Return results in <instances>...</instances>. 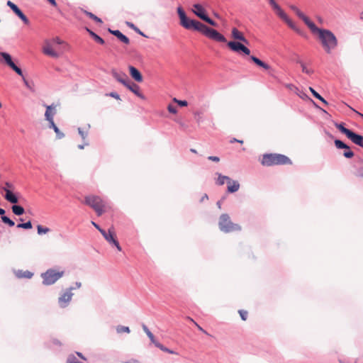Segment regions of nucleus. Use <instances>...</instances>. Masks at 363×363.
Instances as JSON below:
<instances>
[{
  "label": "nucleus",
  "instance_id": "obj_1",
  "mask_svg": "<svg viewBox=\"0 0 363 363\" xmlns=\"http://www.w3.org/2000/svg\"><path fill=\"white\" fill-rule=\"evenodd\" d=\"M180 24L186 29L194 30L201 33L208 38L216 42L226 43L225 37L217 30L207 26L196 20L189 19L187 16L180 21Z\"/></svg>",
  "mask_w": 363,
  "mask_h": 363
},
{
  "label": "nucleus",
  "instance_id": "obj_2",
  "mask_svg": "<svg viewBox=\"0 0 363 363\" xmlns=\"http://www.w3.org/2000/svg\"><path fill=\"white\" fill-rule=\"evenodd\" d=\"M318 38L321 45L328 54L331 53V51L336 48L338 42L334 33L328 29H324L318 35Z\"/></svg>",
  "mask_w": 363,
  "mask_h": 363
},
{
  "label": "nucleus",
  "instance_id": "obj_3",
  "mask_svg": "<svg viewBox=\"0 0 363 363\" xmlns=\"http://www.w3.org/2000/svg\"><path fill=\"white\" fill-rule=\"evenodd\" d=\"M291 160L287 156L276 153L264 154L261 161V164L267 167L287 164H291Z\"/></svg>",
  "mask_w": 363,
  "mask_h": 363
},
{
  "label": "nucleus",
  "instance_id": "obj_4",
  "mask_svg": "<svg viewBox=\"0 0 363 363\" xmlns=\"http://www.w3.org/2000/svg\"><path fill=\"white\" fill-rule=\"evenodd\" d=\"M219 228L222 232L230 233L233 231H239L241 227L231 221L228 214L223 213L220 215L218 221Z\"/></svg>",
  "mask_w": 363,
  "mask_h": 363
},
{
  "label": "nucleus",
  "instance_id": "obj_5",
  "mask_svg": "<svg viewBox=\"0 0 363 363\" xmlns=\"http://www.w3.org/2000/svg\"><path fill=\"white\" fill-rule=\"evenodd\" d=\"M84 203L92 208L99 216H101L104 212V203L99 196H87L84 198Z\"/></svg>",
  "mask_w": 363,
  "mask_h": 363
},
{
  "label": "nucleus",
  "instance_id": "obj_6",
  "mask_svg": "<svg viewBox=\"0 0 363 363\" xmlns=\"http://www.w3.org/2000/svg\"><path fill=\"white\" fill-rule=\"evenodd\" d=\"M64 275L63 271H57L54 269H48L45 272L41 274L43 279V284L50 286L55 284Z\"/></svg>",
  "mask_w": 363,
  "mask_h": 363
},
{
  "label": "nucleus",
  "instance_id": "obj_7",
  "mask_svg": "<svg viewBox=\"0 0 363 363\" xmlns=\"http://www.w3.org/2000/svg\"><path fill=\"white\" fill-rule=\"evenodd\" d=\"M0 55L2 57L4 62L9 67H11L17 74H18L19 76L22 77H23V79L24 81V83L26 84V86H27L28 87L29 86H28V82L26 81V79L24 78L23 77V71L22 69L18 67L12 60V58H11V56L8 53V52H0Z\"/></svg>",
  "mask_w": 363,
  "mask_h": 363
},
{
  "label": "nucleus",
  "instance_id": "obj_8",
  "mask_svg": "<svg viewBox=\"0 0 363 363\" xmlns=\"http://www.w3.org/2000/svg\"><path fill=\"white\" fill-rule=\"evenodd\" d=\"M227 46L230 50L239 55H250V50L241 42L235 40L229 41L227 43Z\"/></svg>",
  "mask_w": 363,
  "mask_h": 363
},
{
  "label": "nucleus",
  "instance_id": "obj_9",
  "mask_svg": "<svg viewBox=\"0 0 363 363\" xmlns=\"http://www.w3.org/2000/svg\"><path fill=\"white\" fill-rule=\"evenodd\" d=\"M6 5L13 11V12L26 25L30 24V21L23 11L11 1H8Z\"/></svg>",
  "mask_w": 363,
  "mask_h": 363
},
{
  "label": "nucleus",
  "instance_id": "obj_10",
  "mask_svg": "<svg viewBox=\"0 0 363 363\" xmlns=\"http://www.w3.org/2000/svg\"><path fill=\"white\" fill-rule=\"evenodd\" d=\"M73 289V286H70L59 297L58 303L61 308H65L71 301L73 296V294L72 293Z\"/></svg>",
  "mask_w": 363,
  "mask_h": 363
},
{
  "label": "nucleus",
  "instance_id": "obj_11",
  "mask_svg": "<svg viewBox=\"0 0 363 363\" xmlns=\"http://www.w3.org/2000/svg\"><path fill=\"white\" fill-rule=\"evenodd\" d=\"M111 74L116 81L124 86L130 81L128 75L123 72H118L116 69H112Z\"/></svg>",
  "mask_w": 363,
  "mask_h": 363
},
{
  "label": "nucleus",
  "instance_id": "obj_12",
  "mask_svg": "<svg viewBox=\"0 0 363 363\" xmlns=\"http://www.w3.org/2000/svg\"><path fill=\"white\" fill-rule=\"evenodd\" d=\"M46 121L49 122V128L54 130L58 139H62L65 137V134L60 130L58 127L55 125L54 119H52L51 116H50L48 112L46 114Z\"/></svg>",
  "mask_w": 363,
  "mask_h": 363
},
{
  "label": "nucleus",
  "instance_id": "obj_13",
  "mask_svg": "<svg viewBox=\"0 0 363 363\" xmlns=\"http://www.w3.org/2000/svg\"><path fill=\"white\" fill-rule=\"evenodd\" d=\"M231 35L232 37L237 40H240V42L245 43V44H249V41L244 36L243 33L240 32L238 28H233L231 30Z\"/></svg>",
  "mask_w": 363,
  "mask_h": 363
},
{
  "label": "nucleus",
  "instance_id": "obj_14",
  "mask_svg": "<svg viewBox=\"0 0 363 363\" xmlns=\"http://www.w3.org/2000/svg\"><path fill=\"white\" fill-rule=\"evenodd\" d=\"M130 91H131L133 94H135L137 96L145 99L144 95L140 91V86L131 82L130 80L125 85Z\"/></svg>",
  "mask_w": 363,
  "mask_h": 363
},
{
  "label": "nucleus",
  "instance_id": "obj_15",
  "mask_svg": "<svg viewBox=\"0 0 363 363\" xmlns=\"http://www.w3.org/2000/svg\"><path fill=\"white\" fill-rule=\"evenodd\" d=\"M128 69H129L130 75L135 82H143V76H142L141 73L140 72V71L137 68H135V67H133L132 65H129Z\"/></svg>",
  "mask_w": 363,
  "mask_h": 363
},
{
  "label": "nucleus",
  "instance_id": "obj_16",
  "mask_svg": "<svg viewBox=\"0 0 363 363\" xmlns=\"http://www.w3.org/2000/svg\"><path fill=\"white\" fill-rule=\"evenodd\" d=\"M2 189L5 191V199L10 202L11 203H17L18 202V199L17 196L13 193L10 189L7 188H2Z\"/></svg>",
  "mask_w": 363,
  "mask_h": 363
},
{
  "label": "nucleus",
  "instance_id": "obj_17",
  "mask_svg": "<svg viewBox=\"0 0 363 363\" xmlns=\"http://www.w3.org/2000/svg\"><path fill=\"white\" fill-rule=\"evenodd\" d=\"M108 32L116 36L122 43L128 45L130 43L129 38L123 34L119 30H111L108 29Z\"/></svg>",
  "mask_w": 363,
  "mask_h": 363
},
{
  "label": "nucleus",
  "instance_id": "obj_18",
  "mask_svg": "<svg viewBox=\"0 0 363 363\" xmlns=\"http://www.w3.org/2000/svg\"><path fill=\"white\" fill-rule=\"evenodd\" d=\"M347 138H349L353 143L357 145H362V142L363 141V136L359 135L352 130H351L349 134L347 135Z\"/></svg>",
  "mask_w": 363,
  "mask_h": 363
},
{
  "label": "nucleus",
  "instance_id": "obj_19",
  "mask_svg": "<svg viewBox=\"0 0 363 363\" xmlns=\"http://www.w3.org/2000/svg\"><path fill=\"white\" fill-rule=\"evenodd\" d=\"M269 1L273 9L276 11L277 16L281 19L286 18V13L281 9L280 6L274 0H269Z\"/></svg>",
  "mask_w": 363,
  "mask_h": 363
},
{
  "label": "nucleus",
  "instance_id": "obj_20",
  "mask_svg": "<svg viewBox=\"0 0 363 363\" xmlns=\"http://www.w3.org/2000/svg\"><path fill=\"white\" fill-rule=\"evenodd\" d=\"M194 13L199 17L200 18L201 20H204L206 18V17L208 16L206 13V11L204 9V8L199 4H196L194 5Z\"/></svg>",
  "mask_w": 363,
  "mask_h": 363
},
{
  "label": "nucleus",
  "instance_id": "obj_21",
  "mask_svg": "<svg viewBox=\"0 0 363 363\" xmlns=\"http://www.w3.org/2000/svg\"><path fill=\"white\" fill-rule=\"evenodd\" d=\"M250 60L257 66L260 67H262L263 69L267 70V69H270V66L265 63L264 62L262 61L261 60H259L258 57L254 56V55H251L250 56Z\"/></svg>",
  "mask_w": 363,
  "mask_h": 363
},
{
  "label": "nucleus",
  "instance_id": "obj_22",
  "mask_svg": "<svg viewBox=\"0 0 363 363\" xmlns=\"http://www.w3.org/2000/svg\"><path fill=\"white\" fill-rule=\"evenodd\" d=\"M282 20L297 33L303 35L301 30L295 25V23L288 17L287 15L286 16V18H284Z\"/></svg>",
  "mask_w": 363,
  "mask_h": 363
},
{
  "label": "nucleus",
  "instance_id": "obj_23",
  "mask_svg": "<svg viewBox=\"0 0 363 363\" xmlns=\"http://www.w3.org/2000/svg\"><path fill=\"white\" fill-rule=\"evenodd\" d=\"M142 328H143V330H144V332L146 333V335L149 337V339L151 341V342L152 344H154L155 346L156 347V344L159 343V342L155 340L154 335L151 333V331L146 326V325L143 324L142 325Z\"/></svg>",
  "mask_w": 363,
  "mask_h": 363
},
{
  "label": "nucleus",
  "instance_id": "obj_24",
  "mask_svg": "<svg viewBox=\"0 0 363 363\" xmlns=\"http://www.w3.org/2000/svg\"><path fill=\"white\" fill-rule=\"evenodd\" d=\"M46 107V111L45 113V118H46L47 112L49 113V116H51L52 119H53L54 116L56 114V105L55 104H52L51 105H45Z\"/></svg>",
  "mask_w": 363,
  "mask_h": 363
},
{
  "label": "nucleus",
  "instance_id": "obj_25",
  "mask_svg": "<svg viewBox=\"0 0 363 363\" xmlns=\"http://www.w3.org/2000/svg\"><path fill=\"white\" fill-rule=\"evenodd\" d=\"M86 31L89 33V34L92 37V38L98 43L101 45H104L105 43L104 40L100 37L99 35H97L96 33L92 31L88 28H86Z\"/></svg>",
  "mask_w": 363,
  "mask_h": 363
},
{
  "label": "nucleus",
  "instance_id": "obj_26",
  "mask_svg": "<svg viewBox=\"0 0 363 363\" xmlns=\"http://www.w3.org/2000/svg\"><path fill=\"white\" fill-rule=\"evenodd\" d=\"M240 188V184L238 181H233L228 185V191L229 193H235L238 191Z\"/></svg>",
  "mask_w": 363,
  "mask_h": 363
},
{
  "label": "nucleus",
  "instance_id": "obj_27",
  "mask_svg": "<svg viewBox=\"0 0 363 363\" xmlns=\"http://www.w3.org/2000/svg\"><path fill=\"white\" fill-rule=\"evenodd\" d=\"M43 52L52 57L57 58L59 57V54L53 50L49 45L43 48Z\"/></svg>",
  "mask_w": 363,
  "mask_h": 363
},
{
  "label": "nucleus",
  "instance_id": "obj_28",
  "mask_svg": "<svg viewBox=\"0 0 363 363\" xmlns=\"http://www.w3.org/2000/svg\"><path fill=\"white\" fill-rule=\"evenodd\" d=\"M218 177L216 181V184L218 185H223L225 182H228V184H230L232 179L228 176H223L221 174H218Z\"/></svg>",
  "mask_w": 363,
  "mask_h": 363
},
{
  "label": "nucleus",
  "instance_id": "obj_29",
  "mask_svg": "<svg viewBox=\"0 0 363 363\" xmlns=\"http://www.w3.org/2000/svg\"><path fill=\"white\" fill-rule=\"evenodd\" d=\"M16 275L18 278L30 279L33 276V273L28 270H26V271L18 270V272L16 273Z\"/></svg>",
  "mask_w": 363,
  "mask_h": 363
},
{
  "label": "nucleus",
  "instance_id": "obj_30",
  "mask_svg": "<svg viewBox=\"0 0 363 363\" xmlns=\"http://www.w3.org/2000/svg\"><path fill=\"white\" fill-rule=\"evenodd\" d=\"M11 209L16 216H21L25 213L23 207L20 205H13Z\"/></svg>",
  "mask_w": 363,
  "mask_h": 363
},
{
  "label": "nucleus",
  "instance_id": "obj_31",
  "mask_svg": "<svg viewBox=\"0 0 363 363\" xmlns=\"http://www.w3.org/2000/svg\"><path fill=\"white\" fill-rule=\"evenodd\" d=\"M156 347L157 348H159L160 350H161L163 352H167L169 354H178V353L172 350H170L169 348H167V347L164 346L162 344H161L160 342L156 344Z\"/></svg>",
  "mask_w": 363,
  "mask_h": 363
},
{
  "label": "nucleus",
  "instance_id": "obj_32",
  "mask_svg": "<svg viewBox=\"0 0 363 363\" xmlns=\"http://www.w3.org/2000/svg\"><path fill=\"white\" fill-rule=\"evenodd\" d=\"M335 127L346 136L349 134L351 130L345 127L344 123H335Z\"/></svg>",
  "mask_w": 363,
  "mask_h": 363
},
{
  "label": "nucleus",
  "instance_id": "obj_33",
  "mask_svg": "<svg viewBox=\"0 0 363 363\" xmlns=\"http://www.w3.org/2000/svg\"><path fill=\"white\" fill-rule=\"evenodd\" d=\"M83 12L89 17L91 19L94 20V21H96V23H102L103 21L102 20L99 18L98 16H96V15H94V13H92L91 12H89V11H85V10H83Z\"/></svg>",
  "mask_w": 363,
  "mask_h": 363
},
{
  "label": "nucleus",
  "instance_id": "obj_34",
  "mask_svg": "<svg viewBox=\"0 0 363 363\" xmlns=\"http://www.w3.org/2000/svg\"><path fill=\"white\" fill-rule=\"evenodd\" d=\"M308 27L311 29V30L313 33H318V35L322 32V30H324V28H318L316 26V25L313 21L311 23H309Z\"/></svg>",
  "mask_w": 363,
  "mask_h": 363
},
{
  "label": "nucleus",
  "instance_id": "obj_35",
  "mask_svg": "<svg viewBox=\"0 0 363 363\" xmlns=\"http://www.w3.org/2000/svg\"><path fill=\"white\" fill-rule=\"evenodd\" d=\"M296 63H298V64H299L301 65V67L302 68V72L303 73H306V74H307L308 75H311V74H312L313 73V70L311 69H308L306 67V65H305V64H304V62L303 61H296Z\"/></svg>",
  "mask_w": 363,
  "mask_h": 363
},
{
  "label": "nucleus",
  "instance_id": "obj_36",
  "mask_svg": "<svg viewBox=\"0 0 363 363\" xmlns=\"http://www.w3.org/2000/svg\"><path fill=\"white\" fill-rule=\"evenodd\" d=\"M334 143L337 149H349V146L340 140L336 139Z\"/></svg>",
  "mask_w": 363,
  "mask_h": 363
},
{
  "label": "nucleus",
  "instance_id": "obj_37",
  "mask_svg": "<svg viewBox=\"0 0 363 363\" xmlns=\"http://www.w3.org/2000/svg\"><path fill=\"white\" fill-rule=\"evenodd\" d=\"M309 89L315 98L319 99L325 104H328V102L324 99V98H323L315 89L312 87H310Z\"/></svg>",
  "mask_w": 363,
  "mask_h": 363
},
{
  "label": "nucleus",
  "instance_id": "obj_38",
  "mask_svg": "<svg viewBox=\"0 0 363 363\" xmlns=\"http://www.w3.org/2000/svg\"><path fill=\"white\" fill-rule=\"evenodd\" d=\"M1 220L4 223L7 224L10 227H13L15 225V223L13 220H12L11 218H9L8 216L4 215L1 217Z\"/></svg>",
  "mask_w": 363,
  "mask_h": 363
},
{
  "label": "nucleus",
  "instance_id": "obj_39",
  "mask_svg": "<svg viewBox=\"0 0 363 363\" xmlns=\"http://www.w3.org/2000/svg\"><path fill=\"white\" fill-rule=\"evenodd\" d=\"M99 232L102 234V235L104 236V238L106 239V240L107 242L110 241V236L109 235H113V233L111 232V230H108V231L106 232L104 229H99Z\"/></svg>",
  "mask_w": 363,
  "mask_h": 363
},
{
  "label": "nucleus",
  "instance_id": "obj_40",
  "mask_svg": "<svg viewBox=\"0 0 363 363\" xmlns=\"http://www.w3.org/2000/svg\"><path fill=\"white\" fill-rule=\"evenodd\" d=\"M110 236V241L108 242L110 244H113L115 245L118 251H121V247L118 242V241L114 238L113 235Z\"/></svg>",
  "mask_w": 363,
  "mask_h": 363
},
{
  "label": "nucleus",
  "instance_id": "obj_41",
  "mask_svg": "<svg viewBox=\"0 0 363 363\" xmlns=\"http://www.w3.org/2000/svg\"><path fill=\"white\" fill-rule=\"evenodd\" d=\"M110 236V241L108 242L110 244H113L115 245L118 251H121V247L118 242V241L114 238L113 235Z\"/></svg>",
  "mask_w": 363,
  "mask_h": 363
},
{
  "label": "nucleus",
  "instance_id": "obj_42",
  "mask_svg": "<svg viewBox=\"0 0 363 363\" xmlns=\"http://www.w3.org/2000/svg\"><path fill=\"white\" fill-rule=\"evenodd\" d=\"M126 25L133 29L135 31H136L138 34H140L142 36L147 37L138 28H137L133 23L131 22H126Z\"/></svg>",
  "mask_w": 363,
  "mask_h": 363
},
{
  "label": "nucleus",
  "instance_id": "obj_43",
  "mask_svg": "<svg viewBox=\"0 0 363 363\" xmlns=\"http://www.w3.org/2000/svg\"><path fill=\"white\" fill-rule=\"evenodd\" d=\"M37 230H38V235H43V234H45V233H48L50 230V228H48L47 227H43L41 225H38Z\"/></svg>",
  "mask_w": 363,
  "mask_h": 363
},
{
  "label": "nucleus",
  "instance_id": "obj_44",
  "mask_svg": "<svg viewBox=\"0 0 363 363\" xmlns=\"http://www.w3.org/2000/svg\"><path fill=\"white\" fill-rule=\"evenodd\" d=\"M116 332L118 333H129L130 332L129 327L123 326V325H118L116 327Z\"/></svg>",
  "mask_w": 363,
  "mask_h": 363
},
{
  "label": "nucleus",
  "instance_id": "obj_45",
  "mask_svg": "<svg viewBox=\"0 0 363 363\" xmlns=\"http://www.w3.org/2000/svg\"><path fill=\"white\" fill-rule=\"evenodd\" d=\"M16 227L18 228H23V229H31L32 223L30 220L26 223H18Z\"/></svg>",
  "mask_w": 363,
  "mask_h": 363
},
{
  "label": "nucleus",
  "instance_id": "obj_46",
  "mask_svg": "<svg viewBox=\"0 0 363 363\" xmlns=\"http://www.w3.org/2000/svg\"><path fill=\"white\" fill-rule=\"evenodd\" d=\"M290 9L296 13V14L298 16V18H301L304 13L295 5H291Z\"/></svg>",
  "mask_w": 363,
  "mask_h": 363
},
{
  "label": "nucleus",
  "instance_id": "obj_47",
  "mask_svg": "<svg viewBox=\"0 0 363 363\" xmlns=\"http://www.w3.org/2000/svg\"><path fill=\"white\" fill-rule=\"evenodd\" d=\"M177 13L180 18V21L186 18V13L184 11V10L182 9V7H181V6H179L177 8Z\"/></svg>",
  "mask_w": 363,
  "mask_h": 363
},
{
  "label": "nucleus",
  "instance_id": "obj_48",
  "mask_svg": "<svg viewBox=\"0 0 363 363\" xmlns=\"http://www.w3.org/2000/svg\"><path fill=\"white\" fill-rule=\"evenodd\" d=\"M345 150H346L343 153L344 157L346 158H352L354 155V152L350 150V147L349 149Z\"/></svg>",
  "mask_w": 363,
  "mask_h": 363
},
{
  "label": "nucleus",
  "instance_id": "obj_49",
  "mask_svg": "<svg viewBox=\"0 0 363 363\" xmlns=\"http://www.w3.org/2000/svg\"><path fill=\"white\" fill-rule=\"evenodd\" d=\"M173 101L180 106H186L188 105V102L186 100H179L174 98Z\"/></svg>",
  "mask_w": 363,
  "mask_h": 363
},
{
  "label": "nucleus",
  "instance_id": "obj_50",
  "mask_svg": "<svg viewBox=\"0 0 363 363\" xmlns=\"http://www.w3.org/2000/svg\"><path fill=\"white\" fill-rule=\"evenodd\" d=\"M203 21L207 23L210 24L211 26H217V23L213 19H211L208 16H207Z\"/></svg>",
  "mask_w": 363,
  "mask_h": 363
},
{
  "label": "nucleus",
  "instance_id": "obj_51",
  "mask_svg": "<svg viewBox=\"0 0 363 363\" xmlns=\"http://www.w3.org/2000/svg\"><path fill=\"white\" fill-rule=\"evenodd\" d=\"M239 313L242 320H246L247 318V312L244 310H240Z\"/></svg>",
  "mask_w": 363,
  "mask_h": 363
},
{
  "label": "nucleus",
  "instance_id": "obj_52",
  "mask_svg": "<svg viewBox=\"0 0 363 363\" xmlns=\"http://www.w3.org/2000/svg\"><path fill=\"white\" fill-rule=\"evenodd\" d=\"M106 95L109 96H111L112 98H114V99H116L117 100H121L120 95L117 92H116V91H112V92H111L109 94H107Z\"/></svg>",
  "mask_w": 363,
  "mask_h": 363
},
{
  "label": "nucleus",
  "instance_id": "obj_53",
  "mask_svg": "<svg viewBox=\"0 0 363 363\" xmlns=\"http://www.w3.org/2000/svg\"><path fill=\"white\" fill-rule=\"evenodd\" d=\"M167 109H168L169 112L172 113H177V108L172 104H169L168 106Z\"/></svg>",
  "mask_w": 363,
  "mask_h": 363
},
{
  "label": "nucleus",
  "instance_id": "obj_54",
  "mask_svg": "<svg viewBox=\"0 0 363 363\" xmlns=\"http://www.w3.org/2000/svg\"><path fill=\"white\" fill-rule=\"evenodd\" d=\"M301 19L306 23L307 26H308L309 23L312 21L307 17L305 14L301 18Z\"/></svg>",
  "mask_w": 363,
  "mask_h": 363
},
{
  "label": "nucleus",
  "instance_id": "obj_55",
  "mask_svg": "<svg viewBox=\"0 0 363 363\" xmlns=\"http://www.w3.org/2000/svg\"><path fill=\"white\" fill-rule=\"evenodd\" d=\"M78 133L83 140H84L86 138V137L87 136V133H86L84 131H83L81 128H78Z\"/></svg>",
  "mask_w": 363,
  "mask_h": 363
},
{
  "label": "nucleus",
  "instance_id": "obj_56",
  "mask_svg": "<svg viewBox=\"0 0 363 363\" xmlns=\"http://www.w3.org/2000/svg\"><path fill=\"white\" fill-rule=\"evenodd\" d=\"M208 160L216 162L220 161V158L217 156H209L208 157Z\"/></svg>",
  "mask_w": 363,
  "mask_h": 363
},
{
  "label": "nucleus",
  "instance_id": "obj_57",
  "mask_svg": "<svg viewBox=\"0 0 363 363\" xmlns=\"http://www.w3.org/2000/svg\"><path fill=\"white\" fill-rule=\"evenodd\" d=\"M2 188H7L11 190V189H13L14 186L11 183L6 182H5V186H3Z\"/></svg>",
  "mask_w": 363,
  "mask_h": 363
},
{
  "label": "nucleus",
  "instance_id": "obj_58",
  "mask_svg": "<svg viewBox=\"0 0 363 363\" xmlns=\"http://www.w3.org/2000/svg\"><path fill=\"white\" fill-rule=\"evenodd\" d=\"M53 43L61 45L62 43V40L59 37H55L52 39Z\"/></svg>",
  "mask_w": 363,
  "mask_h": 363
},
{
  "label": "nucleus",
  "instance_id": "obj_59",
  "mask_svg": "<svg viewBox=\"0 0 363 363\" xmlns=\"http://www.w3.org/2000/svg\"><path fill=\"white\" fill-rule=\"evenodd\" d=\"M195 118L198 123H200L201 121V117L200 116V113L199 112H196L194 113Z\"/></svg>",
  "mask_w": 363,
  "mask_h": 363
},
{
  "label": "nucleus",
  "instance_id": "obj_60",
  "mask_svg": "<svg viewBox=\"0 0 363 363\" xmlns=\"http://www.w3.org/2000/svg\"><path fill=\"white\" fill-rule=\"evenodd\" d=\"M235 142H237V143H243V141H242V140H238V139H236V138H233V139H231V140H230V143H235Z\"/></svg>",
  "mask_w": 363,
  "mask_h": 363
},
{
  "label": "nucleus",
  "instance_id": "obj_61",
  "mask_svg": "<svg viewBox=\"0 0 363 363\" xmlns=\"http://www.w3.org/2000/svg\"><path fill=\"white\" fill-rule=\"evenodd\" d=\"M208 196L206 194H205L201 199L200 202H203L205 200H208Z\"/></svg>",
  "mask_w": 363,
  "mask_h": 363
},
{
  "label": "nucleus",
  "instance_id": "obj_62",
  "mask_svg": "<svg viewBox=\"0 0 363 363\" xmlns=\"http://www.w3.org/2000/svg\"><path fill=\"white\" fill-rule=\"evenodd\" d=\"M81 286H82V283L79 282V281H76L75 282V287H73V288H74V289H79Z\"/></svg>",
  "mask_w": 363,
  "mask_h": 363
},
{
  "label": "nucleus",
  "instance_id": "obj_63",
  "mask_svg": "<svg viewBox=\"0 0 363 363\" xmlns=\"http://www.w3.org/2000/svg\"><path fill=\"white\" fill-rule=\"evenodd\" d=\"M91 224L99 231V229H102L97 223L91 221Z\"/></svg>",
  "mask_w": 363,
  "mask_h": 363
},
{
  "label": "nucleus",
  "instance_id": "obj_64",
  "mask_svg": "<svg viewBox=\"0 0 363 363\" xmlns=\"http://www.w3.org/2000/svg\"><path fill=\"white\" fill-rule=\"evenodd\" d=\"M195 323V325H196V327L198 328V329H199L200 331H201V332H203V333H204L207 334L206 331V330H203V329L200 325H199L196 323Z\"/></svg>",
  "mask_w": 363,
  "mask_h": 363
}]
</instances>
